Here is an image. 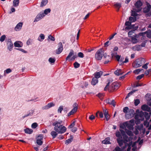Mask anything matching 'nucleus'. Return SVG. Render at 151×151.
I'll use <instances>...</instances> for the list:
<instances>
[{
    "instance_id": "1",
    "label": "nucleus",
    "mask_w": 151,
    "mask_h": 151,
    "mask_svg": "<svg viewBox=\"0 0 151 151\" xmlns=\"http://www.w3.org/2000/svg\"><path fill=\"white\" fill-rule=\"evenodd\" d=\"M130 130H129L126 131L127 134L130 137L129 138H128L127 137L128 139H127L128 142H126L125 147L122 149V150H124L125 148H127V151H130L131 147H132V150L133 151L137 149L136 147L135 146L136 143L137 142H134L132 144V136H133V134Z\"/></svg>"
},
{
    "instance_id": "2",
    "label": "nucleus",
    "mask_w": 151,
    "mask_h": 151,
    "mask_svg": "<svg viewBox=\"0 0 151 151\" xmlns=\"http://www.w3.org/2000/svg\"><path fill=\"white\" fill-rule=\"evenodd\" d=\"M121 134L119 131H117L116 133V136L118 138L117 139V141L119 146H121L124 143L125 145L126 142H128L127 136L125 135V132L123 130L120 129Z\"/></svg>"
},
{
    "instance_id": "3",
    "label": "nucleus",
    "mask_w": 151,
    "mask_h": 151,
    "mask_svg": "<svg viewBox=\"0 0 151 151\" xmlns=\"http://www.w3.org/2000/svg\"><path fill=\"white\" fill-rule=\"evenodd\" d=\"M62 123V120H58L53 123V125L55 126L54 130L58 133H63L66 130V128L62 125H61Z\"/></svg>"
},
{
    "instance_id": "4",
    "label": "nucleus",
    "mask_w": 151,
    "mask_h": 151,
    "mask_svg": "<svg viewBox=\"0 0 151 151\" xmlns=\"http://www.w3.org/2000/svg\"><path fill=\"white\" fill-rule=\"evenodd\" d=\"M123 112L125 114V117L126 119L132 118L135 112L133 109H129L127 107L123 108Z\"/></svg>"
},
{
    "instance_id": "5",
    "label": "nucleus",
    "mask_w": 151,
    "mask_h": 151,
    "mask_svg": "<svg viewBox=\"0 0 151 151\" xmlns=\"http://www.w3.org/2000/svg\"><path fill=\"white\" fill-rule=\"evenodd\" d=\"M145 62V60L144 58H140L138 59L134 62L132 63L133 67L137 68L140 67Z\"/></svg>"
},
{
    "instance_id": "6",
    "label": "nucleus",
    "mask_w": 151,
    "mask_h": 151,
    "mask_svg": "<svg viewBox=\"0 0 151 151\" xmlns=\"http://www.w3.org/2000/svg\"><path fill=\"white\" fill-rule=\"evenodd\" d=\"M151 114H149L147 112H143L141 111L139 113L138 116V119L139 120L143 121L144 119V116L146 120L149 119L150 117Z\"/></svg>"
},
{
    "instance_id": "7",
    "label": "nucleus",
    "mask_w": 151,
    "mask_h": 151,
    "mask_svg": "<svg viewBox=\"0 0 151 151\" xmlns=\"http://www.w3.org/2000/svg\"><path fill=\"white\" fill-rule=\"evenodd\" d=\"M104 53V51L102 49L99 50L96 53L95 55V58L97 60H101Z\"/></svg>"
},
{
    "instance_id": "8",
    "label": "nucleus",
    "mask_w": 151,
    "mask_h": 151,
    "mask_svg": "<svg viewBox=\"0 0 151 151\" xmlns=\"http://www.w3.org/2000/svg\"><path fill=\"white\" fill-rule=\"evenodd\" d=\"M74 52L73 50H70L68 55L66 58V60H73L77 57L76 55H74Z\"/></svg>"
},
{
    "instance_id": "9",
    "label": "nucleus",
    "mask_w": 151,
    "mask_h": 151,
    "mask_svg": "<svg viewBox=\"0 0 151 151\" xmlns=\"http://www.w3.org/2000/svg\"><path fill=\"white\" fill-rule=\"evenodd\" d=\"M126 127L129 130H133V126L134 125V120L132 119L129 121L126 122Z\"/></svg>"
},
{
    "instance_id": "10",
    "label": "nucleus",
    "mask_w": 151,
    "mask_h": 151,
    "mask_svg": "<svg viewBox=\"0 0 151 151\" xmlns=\"http://www.w3.org/2000/svg\"><path fill=\"white\" fill-rule=\"evenodd\" d=\"M142 3L140 0H138L135 3L134 5L135 7L137 9L135 11L136 12H138L140 11L142 8L141 6L142 5Z\"/></svg>"
},
{
    "instance_id": "11",
    "label": "nucleus",
    "mask_w": 151,
    "mask_h": 151,
    "mask_svg": "<svg viewBox=\"0 0 151 151\" xmlns=\"http://www.w3.org/2000/svg\"><path fill=\"white\" fill-rule=\"evenodd\" d=\"M73 108L70 111L68 114V116H69L71 115H73L75 114L78 109V105L76 103H74L73 105Z\"/></svg>"
},
{
    "instance_id": "12",
    "label": "nucleus",
    "mask_w": 151,
    "mask_h": 151,
    "mask_svg": "<svg viewBox=\"0 0 151 151\" xmlns=\"http://www.w3.org/2000/svg\"><path fill=\"white\" fill-rule=\"evenodd\" d=\"M73 108L70 111L68 114V116H69L71 115H73L75 114L78 109V105L76 103H74L73 105Z\"/></svg>"
},
{
    "instance_id": "13",
    "label": "nucleus",
    "mask_w": 151,
    "mask_h": 151,
    "mask_svg": "<svg viewBox=\"0 0 151 151\" xmlns=\"http://www.w3.org/2000/svg\"><path fill=\"white\" fill-rule=\"evenodd\" d=\"M37 114V110L36 109H32L29 111L26 116H30L35 117Z\"/></svg>"
},
{
    "instance_id": "14",
    "label": "nucleus",
    "mask_w": 151,
    "mask_h": 151,
    "mask_svg": "<svg viewBox=\"0 0 151 151\" xmlns=\"http://www.w3.org/2000/svg\"><path fill=\"white\" fill-rule=\"evenodd\" d=\"M132 15L134 17H130L129 18V21L131 22H133L135 21L137 19L136 17L137 16V14L134 10L132 11Z\"/></svg>"
},
{
    "instance_id": "15",
    "label": "nucleus",
    "mask_w": 151,
    "mask_h": 151,
    "mask_svg": "<svg viewBox=\"0 0 151 151\" xmlns=\"http://www.w3.org/2000/svg\"><path fill=\"white\" fill-rule=\"evenodd\" d=\"M45 17V16L43 14V12H41L39 13H38L34 21V22H38L40 20H41V19H42Z\"/></svg>"
},
{
    "instance_id": "16",
    "label": "nucleus",
    "mask_w": 151,
    "mask_h": 151,
    "mask_svg": "<svg viewBox=\"0 0 151 151\" xmlns=\"http://www.w3.org/2000/svg\"><path fill=\"white\" fill-rule=\"evenodd\" d=\"M140 36L139 35H139H135L132 37H131V42L133 43H136L138 42H139V40L138 39L139 36Z\"/></svg>"
},
{
    "instance_id": "17",
    "label": "nucleus",
    "mask_w": 151,
    "mask_h": 151,
    "mask_svg": "<svg viewBox=\"0 0 151 151\" xmlns=\"http://www.w3.org/2000/svg\"><path fill=\"white\" fill-rule=\"evenodd\" d=\"M55 104L53 102H51L48 103L47 105L42 107V109L43 110L48 109L51 107L54 106Z\"/></svg>"
},
{
    "instance_id": "18",
    "label": "nucleus",
    "mask_w": 151,
    "mask_h": 151,
    "mask_svg": "<svg viewBox=\"0 0 151 151\" xmlns=\"http://www.w3.org/2000/svg\"><path fill=\"white\" fill-rule=\"evenodd\" d=\"M63 45L62 42H60L58 44V48L56 50V53L57 54H60L63 50Z\"/></svg>"
},
{
    "instance_id": "19",
    "label": "nucleus",
    "mask_w": 151,
    "mask_h": 151,
    "mask_svg": "<svg viewBox=\"0 0 151 151\" xmlns=\"http://www.w3.org/2000/svg\"><path fill=\"white\" fill-rule=\"evenodd\" d=\"M43 137L42 134H40L37 138V143L39 145H41L42 144V140Z\"/></svg>"
},
{
    "instance_id": "20",
    "label": "nucleus",
    "mask_w": 151,
    "mask_h": 151,
    "mask_svg": "<svg viewBox=\"0 0 151 151\" xmlns=\"http://www.w3.org/2000/svg\"><path fill=\"white\" fill-rule=\"evenodd\" d=\"M147 34V36L149 38H151V31L148 30L146 32L139 33V35L140 36H143L145 34Z\"/></svg>"
},
{
    "instance_id": "21",
    "label": "nucleus",
    "mask_w": 151,
    "mask_h": 151,
    "mask_svg": "<svg viewBox=\"0 0 151 151\" xmlns=\"http://www.w3.org/2000/svg\"><path fill=\"white\" fill-rule=\"evenodd\" d=\"M120 86V84L119 82H114L112 83L111 87L113 90L117 89Z\"/></svg>"
},
{
    "instance_id": "22",
    "label": "nucleus",
    "mask_w": 151,
    "mask_h": 151,
    "mask_svg": "<svg viewBox=\"0 0 151 151\" xmlns=\"http://www.w3.org/2000/svg\"><path fill=\"white\" fill-rule=\"evenodd\" d=\"M7 48L10 51H11L13 47V44L10 40H9L7 42Z\"/></svg>"
},
{
    "instance_id": "23",
    "label": "nucleus",
    "mask_w": 151,
    "mask_h": 151,
    "mask_svg": "<svg viewBox=\"0 0 151 151\" xmlns=\"http://www.w3.org/2000/svg\"><path fill=\"white\" fill-rule=\"evenodd\" d=\"M22 23L19 22L18 23L14 28L15 30L16 31H19L22 28Z\"/></svg>"
},
{
    "instance_id": "24",
    "label": "nucleus",
    "mask_w": 151,
    "mask_h": 151,
    "mask_svg": "<svg viewBox=\"0 0 151 151\" xmlns=\"http://www.w3.org/2000/svg\"><path fill=\"white\" fill-rule=\"evenodd\" d=\"M14 45L15 47H22L23 46V44L22 42L18 41L14 43Z\"/></svg>"
},
{
    "instance_id": "25",
    "label": "nucleus",
    "mask_w": 151,
    "mask_h": 151,
    "mask_svg": "<svg viewBox=\"0 0 151 151\" xmlns=\"http://www.w3.org/2000/svg\"><path fill=\"white\" fill-rule=\"evenodd\" d=\"M111 55L112 57H116L117 61H119L120 58L121 56L119 55H117V52L113 53V52H111Z\"/></svg>"
},
{
    "instance_id": "26",
    "label": "nucleus",
    "mask_w": 151,
    "mask_h": 151,
    "mask_svg": "<svg viewBox=\"0 0 151 151\" xmlns=\"http://www.w3.org/2000/svg\"><path fill=\"white\" fill-rule=\"evenodd\" d=\"M45 39V35L43 34H40L37 38V40L40 42H42Z\"/></svg>"
},
{
    "instance_id": "27",
    "label": "nucleus",
    "mask_w": 151,
    "mask_h": 151,
    "mask_svg": "<svg viewBox=\"0 0 151 151\" xmlns=\"http://www.w3.org/2000/svg\"><path fill=\"white\" fill-rule=\"evenodd\" d=\"M48 2V0H41L40 6L41 7L45 6L47 4Z\"/></svg>"
},
{
    "instance_id": "28",
    "label": "nucleus",
    "mask_w": 151,
    "mask_h": 151,
    "mask_svg": "<svg viewBox=\"0 0 151 151\" xmlns=\"http://www.w3.org/2000/svg\"><path fill=\"white\" fill-rule=\"evenodd\" d=\"M124 73V72L120 69H118L116 70L114 73L117 76H119L120 75H122Z\"/></svg>"
},
{
    "instance_id": "29",
    "label": "nucleus",
    "mask_w": 151,
    "mask_h": 151,
    "mask_svg": "<svg viewBox=\"0 0 151 151\" xmlns=\"http://www.w3.org/2000/svg\"><path fill=\"white\" fill-rule=\"evenodd\" d=\"M151 8V6L150 4H147V6L143 9V12L145 13H147L149 11Z\"/></svg>"
},
{
    "instance_id": "30",
    "label": "nucleus",
    "mask_w": 151,
    "mask_h": 151,
    "mask_svg": "<svg viewBox=\"0 0 151 151\" xmlns=\"http://www.w3.org/2000/svg\"><path fill=\"white\" fill-rule=\"evenodd\" d=\"M106 102L112 105L114 107H115L116 104H115V102L113 100H107L106 101Z\"/></svg>"
},
{
    "instance_id": "31",
    "label": "nucleus",
    "mask_w": 151,
    "mask_h": 151,
    "mask_svg": "<svg viewBox=\"0 0 151 151\" xmlns=\"http://www.w3.org/2000/svg\"><path fill=\"white\" fill-rule=\"evenodd\" d=\"M51 11V10L50 8H47L45 9L44 11H42L43 14L45 16L47 15L48 14L50 13Z\"/></svg>"
},
{
    "instance_id": "32",
    "label": "nucleus",
    "mask_w": 151,
    "mask_h": 151,
    "mask_svg": "<svg viewBox=\"0 0 151 151\" xmlns=\"http://www.w3.org/2000/svg\"><path fill=\"white\" fill-rule=\"evenodd\" d=\"M110 138L109 137H107L102 141V143L105 144H109L110 143Z\"/></svg>"
},
{
    "instance_id": "33",
    "label": "nucleus",
    "mask_w": 151,
    "mask_h": 151,
    "mask_svg": "<svg viewBox=\"0 0 151 151\" xmlns=\"http://www.w3.org/2000/svg\"><path fill=\"white\" fill-rule=\"evenodd\" d=\"M102 74V72L100 71L99 72H97L95 73V78H99L101 75Z\"/></svg>"
},
{
    "instance_id": "34",
    "label": "nucleus",
    "mask_w": 151,
    "mask_h": 151,
    "mask_svg": "<svg viewBox=\"0 0 151 151\" xmlns=\"http://www.w3.org/2000/svg\"><path fill=\"white\" fill-rule=\"evenodd\" d=\"M24 131L26 133L31 134L33 132L32 129L29 128H27L24 129Z\"/></svg>"
},
{
    "instance_id": "35",
    "label": "nucleus",
    "mask_w": 151,
    "mask_h": 151,
    "mask_svg": "<svg viewBox=\"0 0 151 151\" xmlns=\"http://www.w3.org/2000/svg\"><path fill=\"white\" fill-rule=\"evenodd\" d=\"M114 6L117 9V11H118L121 6V4L119 3H117L115 4Z\"/></svg>"
},
{
    "instance_id": "36",
    "label": "nucleus",
    "mask_w": 151,
    "mask_h": 151,
    "mask_svg": "<svg viewBox=\"0 0 151 151\" xmlns=\"http://www.w3.org/2000/svg\"><path fill=\"white\" fill-rule=\"evenodd\" d=\"M98 82V80L97 78H93L91 83L92 85H95L96 83H97Z\"/></svg>"
},
{
    "instance_id": "37",
    "label": "nucleus",
    "mask_w": 151,
    "mask_h": 151,
    "mask_svg": "<svg viewBox=\"0 0 151 151\" xmlns=\"http://www.w3.org/2000/svg\"><path fill=\"white\" fill-rule=\"evenodd\" d=\"M19 0H14L13 3V6L15 7H17L19 5Z\"/></svg>"
},
{
    "instance_id": "38",
    "label": "nucleus",
    "mask_w": 151,
    "mask_h": 151,
    "mask_svg": "<svg viewBox=\"0 0 151 151\" xmlns=\"http://www.w3.org/2000/svg\"><path fill=\"white\" fill-rule=\"evenodd\" d=\"M12 70L10 68H8L4 70V76H6V74H8L12 72Z\"/></svg>"
},
{
    "instance_id": "39",
    "label": "nucleus",
    "mask_w": 151,
    "mask_h": 151,
    "mask_svg": "<svg viewBox=\"0 0 151 151\" xmlns=\"http://www.w3.org/2000/svg\"><path fill=\"white\" fill-rule=\"evenodd\" d=\"M76 122V120L74 119L72 123L68 126V128L71 129L74 127L75 125V123Z\"/></svg>"
},
{
    "instance_id": "40",
    "label": "nucleus",
    "mask_w": 151,
    "mask_h": 151,
    "mask_svg": "<svg viewBox=\"0 0 151 151\" xmlns=\"http://www.w3.org/2000/svg\"><path fill=\"white\" fill-rule=\"evenodd\" d=\"M49 62L51 64H53L55 61V60L54 58H50L48 59Z\"/></svg>"
},
{
    "instance_id": "41",
    "label": "nucleus",
    "mask_w": 151,
    "mask_h": 151,
    "mask_svg": "<svg viewBox=\"0 0 151 151\" xmlns=\"http://www.w3.org/2000/svg\"><path fill=\"white\" fill-rule=\"evenodd\" d=\"M142 70H143V69H138L134 70L133 71V73L137 75L139 74L141 71Z\"/></svg>"
},
{
    "instance_id": "42",
    "label": "nucleus",
    "mask_w": 151,
    "mask_h": 151,
    "mask_svg": "<svg viewBox=\"0 0 151 151\" xmlns=\"http://www.w3.org/2000/svg\"><path fill=\"white\" fill-rule=\"evenodd\" d=\"M56 131H53L51 132V134L52 136V137L54 138H55L58 134Z\"/></svg>"
},
{
    "instance_id": "43",
    "label": "nucleus",
    "mask_w": 151,
    "mask_h": 151,
    "mask_svg": "<svg viewBox=\"0 0 151 151\" xmlns=\"http://www.w3.org/2000/svg\"><path fill=\"white\" fill-rule=\"evenodd\" d=\"M132 49L134 50H140V45H136L133 47L132 48Z\"/></svg>"
},
{
    "instance_id": "44",
    "label": "nucleus",
    "mask_w": 151,
    "mask_h": 151,
    "mask_svg": "<svg viewBox=\"0 0 151 151\" xmlns=\"http://www.w3.org/2000/svg\"><path fill=\"white\" fill-rule=\"evenodd\" d=\"M126 122L121 124L120 126V127L121 128L123 129H125L126 128Z\"/></svg>"
},
{
    "instance_id": "45",
    "label": "nucleus",
    "mask_w": 151,
    "mask_h": 151,
    "mask_svg": "<svg viewBox=\"0 0 151 151\" xmlns=\"http://www.w3.org/2000/svg\"><path fill=\"white\" fill-rule=\"evenodd\" d=\"M133 27H134V26L133 25L129 26H126V27H125V30H127L132 29Z\"/></svg>"
},
{
    "instance_id": "46",
    "label": "nucleus",
    "mask_w": 151,
    "mask_h": 151,
    "mask_svg": "<svg viewBox=\"0 0 151 151\" xmlns=\"http://www.w3.org/2000/svg\"><path fill=\"white\" fill-rule=\"evenodd\" d=\"M38 124L36 122L33 123L31 125V127L32 129L36 128L38 126Z\"/></svg>"
},
{
    "instance_id": "47",
    "label": "nucleus",
    "mask_w": 151,
    "mask_h": 151,
    "mask_svg": "<svg viewBox=\"0 0 151 151\" xmlns=\"http://www.w3.org/2000/svg\"><path fill=\"white\" fill-rule=\"evenodd\" d=\"M146 98L147 100H150L151 99V95L150 94H147L146 96Z\"/></svg>"
},
{
    "instance_id": "48",
    "label": "nucleus",
    "mask_w": 151,
    "mask_h": 151,
    "mask_svg": "<svg viewBox=\"0 0 151 151\" xmlns=\"http://www.w3.org/2000/svg\"><path fill=\"white\" fill-rule=\"evenodd\" d=\"M6 36L5 35H3L0 38V41L1 42H3L6 38Z\"/></svg>"
},
{
    "instance_id": "49",
    "label": "nucleus",
    "mask_w": 151,
    "mask_h": 151,
    "mask_svg": "<svg viewBox=\"0 0 151 151\" xmlns=\"http://www.w3.org/2000/svg\"><path fill=\"white\" fill-rule=\"evenodd\" d=\"M63 106H60L58 109V113H61L62 111H63Z\"/></svg>"
},
{
    "instance_id": "50",
    "label": "nucleus",
    "mask_w": 151,
    "mask_h": 151,
    "mask_svg": "<svg viewBox=\"0 0 151 151\" xmlns=\"http://www.w3.org/2000/svg\"><path fill=\"white\" fill-rule=\"evenodd\" d=\"M135 91V90H132L131 92L129 93L127 95V96H126V99H127V98L129 97L130 95H131L132 94V93L134 92Z\"/></svg>"
},
{
    "instance_id": "51",
    "label": "nucleus",
    "mask_w": 151,
    "mask_h": 151,
    "mask_svg": "<svg viewBox=\"0 0 151 151\" xmlns=\"http://www.w3.org/2000/svg\"><path fill=\"white\" fill-rule=\"evenodd\" d=\"M74 67L75 68H78L80 66V64L77 62H75L74 63Z\"/></svg>"
},
{
    "instance_id": "52",
    "label": "nucleus",
    "mask_w": 151,
    "mask_h": 151,
    "mask_svg": "<svg viewBox=\"0 0 151 151\" xmlns=\"http://www.w3.org/2000/svg\"><path fill=\"white\" fill-rule=\"evenodd\" d=\"M140 103V101L139 99H137L134 100V103L135 106H137Z\"/></svg>"
},
{
    "instance_id": "53",
    "label": "nucleus",
    "mask_w": 151,
    "mask_h": 151,
    "mask_svg": "<svg viewBox=\"0 0 151 151\" xmlns=\"http://www.w3.org/2000/svg\"><path fill=\"white\" fill-rule=\"evenodd\" d=\"M48 39H49L52 41H54L55 40L54 37L51 35H50L48 36Z\"/></svg>"
},
{
    "instance_id": "54",
    "label": "nucleus",
    "mask_w": 151,
    "mask_h": 151,
    "mask_svg": "<svg viewBox=\"0 0 151 151\" xmlns=\"http://www.w3.org/2000/svg\"><path fill=\"white\" fill-rule=\"evenodd\" d=\"M78 56L81 58H83L84 57L83 53L81 52H79L78 54Z\"/></svg>"
},
{
    "instance_id": "55",
    "label": "nucleus",
    "mask_w": 151,
    "mask_h": 151,
    "mask_svg": "<svg viewBox=\"0 0 151 151\" xmlns=\"http://www.w3.org/2000/svg\"><path fill=\"white\" fill-rule=\"evenodd\" d=\"M103 55L104 58H107L108 60H109L110 58V56L109 55H107L106 53H104Z\"/></svg>"
},
{
    "instance_id": "56",
    "label": "nucleus",
    "mask_w": 151,
    "mask_h": 151,
    "mask_svg": "<svg viewBox=\"0 0 151 151\" xmlns=\"http://www.w3.org/2000/svg\"><path fill=\"white\" fill-rule=\"evenodd\" d=\"M151 69H149L147 70H146L145 73V74L147 76V75H149V74L150 73H151Z\"/></svg>"
},
{
    "instance_id": "57",
    "label": "nucleus",
    "mask_w": 151,
    "mask_h": 151,
    "mask_svg": "<svg viewBox=\"0 0 151 151\" xmlns=\"http://www.w3.org/2000/svg\"><path fill=\"white\" fill-rule=\"evenodd\" d=\"M104 116L106 119V120L107 121H108L110 117V116L109 115V114L104 115Z\"/></svg>"
},
{
    "instance_id": "58",
    "label": "nucleus",
    "mask_w": 151,
    "mask_h": 151,
    "mask_svg": "<svg viewBox=\"0 0 151 151\" xmlns=\"http://www.w3.org/2000/svg\"><path fill=\"white\" fill-rule=\"evenodd\" d=\"M71 129V131L73 132H75L77 130V128L76 127H73Z\"/></svg>"
},
{
    "instance_id": "59",
    "label": "nucleus",
    "mask_w": 151,
    "mask_h": 151,
    "mask_svg": "<svg viewBox=\"0 0 151 151\" xmlns=\"http://www.w3.org/2000/svg\"><path fill=\"white\" fill-rule=\"evenodd\" d=\"M32 42V40L30 39H29L27 41L26 44L28 45L31 44Z\"/></svg>"
},
{
    "instance_id": "60",
    "label": "nucleus",
    "mask_w": 151,
    "mask_h": 151,
    "mask_svg": "<svg viewBox=\"0 0 151 151\" xmlns=\"http://www.w3.org/2000/svg\"><path fill=\"white\" fill-rule=\"evenodd\" d=\"M144 74H142L138 76L137 77V80H139L142 78L144 76Z\"/></svg>"
},
{
    "instance_id": "61",
    "label": "nucleus",
    "mask_w": 151,
    "mask_h": 151,
    "mask_svg": "<svg viewBox=\"0 0 151 151\" xmlns=\"http://www.w3.org/2000/svg\"><path fill=\"white\" fill-rule=\"evenodd\" d=\"M125 25L126 26L132 25L131 24V23L130 21L126 22L125 23Z\"/></svg>"
},
{
    "instance_id": "62",
    "label": "nucleus",
    "mask_w": 151,
    "mask_h": 151,
    "mask_svg": "<svg viewBox=\"0 0 151 151\" xmlns=\"http://www.w3.org/2000/svg\"><path fill=\"white\" fill-rule=\"evenodd\" d=\"M134 33L133 31H129L128 33V35L129 37H131V36Z\"/></svg>"
},
{
    "instance_id": "63",
    "label": "nucleus",
    "mask_w": 151,
    "mask_h": 151,
    "mask_svg": "<svg viewBox=\"0 0 151 151\" xmlns=\"http://www.w3.org/2000/svg\"><path fill=\"white\" fill-rule=\"evenodd\" d=\"M95 118V116H94L93 115H92L89 117V119L91 120H92L94 119Z\"/></svg>"
},
{
    "instance_id": "64",
    "label": "nucleus",
    "mask_w": 151,
    "mask_h": 151,
    "mask_svg": "<svg viewBox=\"0 0 151 151\" xmlns=\"http://www.w3.org/2000/svg\"><path fill=\"white\" fill-rule=\"evenodd\" d=\"M118 50V47L117 46H115L114 47V48L113 51H112L111 52H113V53H115L116 52V51H117Z\"/></svg>"
}]
</instances>
